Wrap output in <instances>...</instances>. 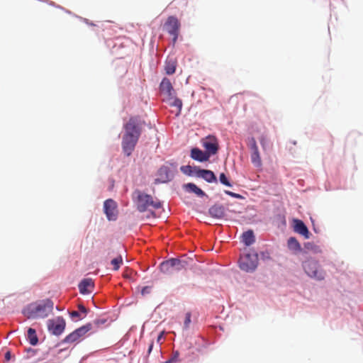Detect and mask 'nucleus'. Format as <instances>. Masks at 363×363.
Wrapping results in <instances>:
<instances>
[{"label":"nucleus","mask_w":363,"mask_h":363,"mask_svg":"<svg viewBox=\"0 0 363 363\" xmlns=\"http://www.w3.org/2000/svg\"><path fill=\"white\" fill-rule=\"evenodd\" d=\"M53 306L50 299H43L29 304L23 313L28 318H45L52 312Z\"/></svg>","instance_id":"f257e3e1"},{"label":"nucleus","mask_w":363,"mask_h":363,"mask_svg":"<svg viewBox=\"0 0 363 363\" xmlns=\"http://www.w3.org/2000/svg\"><path fill=\"white\" fill-rule=\"evenodd\" d=\"M133 197L135 198L137 209L140 212H145L150 207L154 209H159L162 207V203L157 199H154L151 195L143 193L139 190L134 191Z\"/></svg>","instance_id":"f03ea898"},{"label":"nucleus","mask_w":363,"mask_h":363,"mask_svg":"<svg viewBox=\"0 0 363 363\" xmlns=\"http://www.w3.org/2000/svg\"><path fill=\"white\" fill-rule=\"evenodd\" d=\"M303 268L307 275L316 280L321 281L325 279V272L320 267L318 261L308 259L303 263Z\"/></svg>","instance_id":"7ed1b4c3"},{"label":"nucleus","mask_w":363,"mask_h":363,"mask_svg":"<svg viewBox=\"0 0 363 363\" xmlns=\"http://www.w3.org/2000/svg\"><path fill=\"white\" fill-rule=\"evenodd\" d=\"M189 265L186 259L172 258L164 261L160 264V270L164 274H171L173 271H181L186 269Z\"/></svg>","instance_id":"20e7f679"},{"label":"nucleus","mask_w":363,"mask_h":363,"mask_svg":"<svg viewBox=\"0 0 363 363\" xmlns=\"http://www.w3.org/2000/svg\"><path fill=\"white\" fill-rule=\"evenodd\" d=\"M177 172V165L174 164H169L162 166L157 172V178L154 181L155 184L160 183H166L171 181L175 173Z\"/></svg>","instance_id":"39448f33"},{"label":"nucleus","mask_w":363,"mask_h":363,"mask_svg":"<svg viewBox=\"0 0 363 363\" xmlns=\"http://www.w3.org/2000/svg\"><path fill=\"white\" fill-rule=\"evenodd\" d=\"M258 264V256L257 254L247 253L240 257L239 266L240 268L245 272L254 271Z\"/></svg>","instance_id":"423d86ee"},{"label":"nucleus","mask_w":363,"mask_h":363,"mask_svg":"<svg viewBox=\"0 0 363 363\" xmlns=\"http://www.w3.org/2000/svg\"><path fill=\"white\" fill-rule=\"evenodd\" d=\"M92 329V324L87 323L71 333L66 336L63 342L66 343L79 342L82 340L86 333Z\"/></svg>","instance_id":"0eeeda50"},{"label":"nucleus","mask_w":363,"mask_h":363,"mask_svg":"<svg viewBox=\"0 0 363 363\" xmlns=\"http://www.w3.org/2000/svg\"><path fill=\"white\" fill-rule=\"evenodd\" d=\"M142 125L143 122L138 117H131L123 126L124 134L134 135L139 138L141 134Z\"/></svg>","instance_id":"6e6552de"},{"label":"nucleus","mask_w":363,"mask_h":363,"mask_svg":"<svg viewBox=\"0 0 363 363\" xmlns=\"http://www.w3.org/2000/svg\"><path fill=\"white\" fill-rule=\"evenodd\" d=\"M181 23L178 18L175 16H169L164 23V28L168 33L173 37V43H174L179 36Z\"/></svg>","instance_id":"1a4fd4ad"},{"label":"nucleus","mask_w":363,"mask_h":363,"mask_svg":"<svg viewBox=\"0 0 363 363\" xmlns=\"http://www.w3.org/2000/svg\"><path fill=\"white\" fill-rule=\"evenodd\" d=\"M48 328L53 335L62 334L65 328V321L62 317H57L48 321Z\"/></svg>","instance_id":"9d476101"},{"label":"nucleus","mask_w":363,"mask_h":363,"mask_svg":"<svg viewBox=\"0 0 363 363\" xmlns=\"http://www.w3.org/2000/svg\"><path fill=\"white\" fill-rule=\"evenodd\" d=\"M138 138L136 136L124 134L123 136L122 140V147L124 153L127 156H130L133 151L138 140Z\"/></svg>","instance_id":"9b49d317"},{"label":"nucleus","mask_w":363,"mask_h":363,"mask_svg":"<svg viewBox=\"0 0 363 363\" xmlns=\"http://www.w3.org/2000/svg\"><path fill=\"white\" fill-rule=\"evenodd\" d=\"M117 203L113 199H107L104 203V211L108 220H116L118 216Z\"/></svg>","instance_id":"f8f14e48"},{"label":"nucleus","mask_w":363,"mask_h":363,"mask_svg":"<svg viewBox=\"0 0 363 363\" xmlns=\"http://www.w3.org/2000/svg\"><path fill=\"white\" fill-rule=\"evenodd\" d=\"M203 147L206 150V152L211 155H216L218 150V143L217 139L214 136H208L203 140Z\"/></svg>","instance_id":"ddd939ff"},{"label":"nucleus","mask_w":363,"mask_h":363,"mask_svg":"<svg viewBox=\"0 0 363 363\" xmlns=\"http://www.w3.org/2000/svg\"><path fill=\"white\" fill-rule=\"evenodd\" d=\"M160 88L161 92L165 94L168 97V99L174 98L175 91L173 89V86L169 79L164 78L160 83Z\"/></svg>","instance_id":"4468645a"},{"label":"nucleus","mask_w":363,"mask_h":363,"mask_svg":"<svg viewBox=\"0 0 363 363\" xmlns=\"http://www.w3.org/2000/svg\"><path fill=\"white\" fill-rule=\"evenodd\" d=\"M194 170L195 176L197 177L203 178L209 183L216 182V177L212 171L208 169H201L196 167H194Z\"/></svg>","instance_id":"2eb2a0df"},{"label":"nucleus","mask_w":363,"mask_h":363,"mask_svg":"<svg viewBox=\"0 0 363 363\" xmlns=\"http://www.w3.org/2000/svg\"><path fill=\"white\" fill-rule=\"evenodd\" d=\"M191 157L199 162H206L209 160V154L206 152L202 151L201 150L194 147L191 150Z\"/></svg>","instance_id":"dca6fc26"},{"label":"nucleus","mask_w":363,"mask_h":363,"mask_svg":"<svg viewBox=\"0 0 363 363\" xmlns=\"http://www.w3.org/2000/svg\"><path fill=\"white\" fill-rule=\"evenodd\" d=\"M210 216L215 218H223L225 215V209L223 206L215 204L208 209Z\"/></svg>","instance_id":"f3484780"},{"label":"nucleus","mask_w":363,"mask_h":363,"mask_svg":"<svg viewBox=\"0 0 363 363\" xmlns=\"http://www.w3.org/2000/svg\"><path fill=\"white\" fill-rule=\"evenodd\" d=\"M79 292L82 294H87L92 291L94 289V284L91 279H84L79 284Z\"/></svg>","instance_id":"a211bd4d"},{"label":"nucleus","mask_w":363,"mask_h":363,"mask_svg":"<svg viewBox=\"0 0 363 363\" xmlns=\"http://www.w3.org/2000/svg\"><path fill=\"white\" fill-rule=\"evenodd\" d=\"M294 230L300 235L304 236L306 238H309V231L306 225L301 220H295Z\"/></svg>","instance_id":"6ab92c4d"},{"label":"nucleus","mask_w":363,"mask_h":363,"mask_svg":"<svg viewBox=\"0 0 363 363\" xmlns=\"http://www.w3.org/2000/svg\"><path fill=\"white\" fill-rule=\"evenodd\" d=\"M183 187L187 192L194 193L199 197H203L206 195L200 188L193 183L185 184Z\"/></svg>","instance_id":"aec40b11"},{"label":"nucleus","mask_w":363,"mask_h":363,"mask_svg":"<svg viewBox=\"0 0 363 363\" xmlns=\"http://www.w3.org/2000/svg\"><path fill=\"white\" fill-rule=\"evenodd\" d=\"M177 60L174 57H168L164 65V69L167 74H172L175 72Z\"/></svg>","instance_id":"412c9836"},{"label":"nucleus","mask_w":363,"mask_h":363,"mask_svg":"<svg viewBox=\"0 0 363 363\" xmlns=\"http://www.w3.org/2000/svg\"><path fill=\"white\" fill-rule=\"evenodd\" d=\"M242 242L247 246L251 245L255 241L253 231L251 230H249L245 232L242 235Z\"/></svg>","instance_id":"4be33fe9"},{"label":"nucleus","mask_w":363,"mask_h":363,"mask_svg":"<svg viewBox=\"0 0 363 363\" xmlns=\"http://www.w3.org/2000/svg\"><path fill=\"white\" fill-rule=\"evenodd\" d=\"M27 336L28 340L30 345H36L38 344V338L35 329L31 328H28Z\"/></svg>","instance_id":"5701e85b"},{"label":"nucleus","mask_w":363,"mask_h":363,"mask_svg":"<svg viewBox=\"0 0 363 363\" xmlns=\"http://www.w3.org/2000/svg\"><path fill=\"white\" fill-rule=\"evenodd\" d=\"M287 244H288V247L291 250H294L296 252H299L301 250V247L300 243L294 237H291L288 240Z\"/></svg>","instance_id":"b1692460"},{"label":"nucleus","mask_w":363,"mask_h":363,"mask_svg":"<svg viewBox=\"0 0 363 363\" xmlns=\"http://www.w3.org/2000/svg\"><path fill=\"white\" fill-rule=\"evenodd\" d=\"M304 248L307 251L312 252L315 254L320 253L322 252L320 247L318 245H315L313 242H311L305 243Z\"/></svg>","instance_id":"393cba45"},{"label":"nucleus","mask_w":363,"mask_h":363,"mask_svg":"<svg viewBox=\"0 0 363 363\" xmlns=\"http://www.w3.org/2000/svg\"><path fill=\"white\" fill-rule=\"evenodd\" d=\"M251 161L252 162V164L257 167H262V160H261V157H260V155H259V152H252L251 154Z\"/></svg>","instance_id":"a878e982"},{"label":"nucleus","mask_w":363,"mask_h":363,"mask_svg":"<svg viewBox=\"0 0 363 363\" xmlns=\"http://www.w3.org/2000/svg\"><path fill=\"white\" fill-rule=\"evenodd\" d=\"M123 263V258L121 255L111 260V264L113 266V270L117 271Z\"/></svg>","instance_id":"bb28decb"},{"label":"nucleus","mask_w":363,"mask_h":363,"mask_svg":"<svg viewBox=\"0 0 363 363\" xmlns=\"http://www.w3.org/2000/svg\"><path fill=\"white\" fill-rule=\"evenodd\" d=\"M181 171L186 174V175H189V176H191L193 174L195 175V170H194V167L193 168L190 165H185V166H182L181 168H180Z\"/></svg>","instance_id":"cd10ccee"},{"label":"nucleus","mask_w":363,"mask_h":363,"mask_svg":"<svg viewBox=\"0 0 363 363\" xmlns=\"http://www.w3.org/2000/svg\"><path fill=\"white\" fill-rule=\"evenodd\" d=\"M173 101L170 103V105L172 106H175L179 109V112L181 111L182 107V101L178 98H176L175 96L173 99H172Z\"/></svg>","instance_id":"c85d7f7f"},{"label":"nucleus","mask_w":363,"mask_h":363,"mask_svg":"<svg viewBox=\"0 0 363 363\" xmlns=\"http://www.w3.org/2000/svg\"><path fill=\"white\" fill-rule=\"evenodd\" d=\"M250 147L252 150V152H259L258 147L257 145L256 140L254 138H252L250 140Z\"/></svg>","instance_id":"c756f323"},{"label":"nucleus","mask_w":363,"mask_h":363,"mask_svg":"<svg viewBox=\"0 0 363 363\" xmlns=\"http://www.w3.org/2000/svg\"><path fill=\"white\" fill-rule=\"evenodd\" d=\"M219 179H220V183H222L223 184H224L227 186H232L224 173H221L220 174Z\"/></svg>","instance_id":"7c9ffc66"},{"label":"nucleus","mask_w":363,"mask_h":363,"mask_svg":"<svg viewBox=\"0 0 363 363\" xmlns=\"http://www.w3.org/2000/svg\"><path fill=\"white\" fill-rule=\"evenodd\" d=\"M70 316L72 318H78L79 320H82L84 318V315H82L79 311H73L70 313Z\"/></svg>","instance_id":"2f4dec72"},{"label":"nucleus","mask_w":363,"mask_h":363,"mask_svg":"<svg viewBox=\"0 0 363 363\" xmlns=\"http://www.w3.org/2000/svg\"><path fill=\"white\" fill-rule=\"evenodd\" d=\"M259 142H260L261 145L262 146L263 150H265L267 149V143H268L267 139L264 136H262L259 138Z\"/></svg>","instance_id":"473e14b6"},{"label":"nucleus","mask_w":363,"mask_h":363,"mask_svg":"<svg viewBox=\"0 0 363 363\" xmlns=\"http://www.w3.org/2000/svg\"><path fill=\"white\" fill-rule=\"evenodd\" d=\"M78 308H79V312L82 314V315H84V317L86 316V315L88 313V309H86L83 305L82 304H79L78 306Z\"/></svg>","instance_id":"72a5a7b5"},{"label":"nucleus","mask_w":363,"mask_h":363,"mask_svg":"<svg viewBox=\"0 0 363 363\" xmlns=\"http://www.w3.org/2000/svg\"><path fill=\"white\" fill-rule=\"evenodd\" d=\"M190 323H191V313H187L186 314L185 320H184L185 328H188Z\"/></svg>","instance_id":"f704fd0d"},{"label":"nucleus","mask_w":363,"mask_h":363,"mask_svg":"<svg viewBox=\"0 0 363 363\" xmlns=\"http://www.w3.org/2000/svg\"><path fill=\"white\" fill-rule=\"evenodd\" d=\"M106 322V319H96V320L94 321V323L96 325L99 326L100 325L104 324Z\"/></svg>","instance_id":"c9c22d12"},{"label":"nucleus","mask_w":363,"mask_h":363,"mask_svg":"<svg viewBox=\"0 0 363 363\" xmlns=\"http://www.w3.org/2000/svg\"><path fill=\"white\" fill-rule=\"evenodd\" d=\"M225 193L232 197H234V198H240L241 197V196L240 194L233 193L230 191H225Z\"/></svg>","instance_id":"e433bc0d"},{"label":"nucleus","mask_w":363,"mask_h":363,"mask_svg":"<svg viewBox=\"0 0 363 363\" xmlns=\"http://www.w3.org/2000/svg\"><path fill=\"white\" fill-rule=\"evenodd\" d=\"M179 356V352L178 351H175V352H174L173 356L171 358H174V362H176L178 361Z\"/></svg>","instance_id":"4c0bfd02"},{"label":"nucleus","mask_w":363,"mask_h":363,"mask_svg":"<svg viewBox=\"0 0 363 363\" xmlns=\"http://www.w3.org/2000/svg\"><path fill=\"white\" fill-rule=\"evenodd\" d=\"M153 345H154V342L152 341L149 345V348H148V351H147L148 354H150L151 353L152 348H153Z\"/></svg>","instance_id":"58836bf2"},{"label":"nucleus","mask_w":363,"mask_h":363,"mask_svg":"<svg viewBox=\"0 0 363 363\" xmlns=\"http://www.w3.org/2000/svg\"><path fill=\"white\" fill-rule=\"evenodd\" d=\"M5 359L9 361L11 359V352L10 351H8L6 352L5 354Z\"/></svg>","instance_id":"ea45409f"},{"label":"nucleus","mask_w":363,"mask_h":363,"mask_svg":"<svg viewBox=\"0 0 363 363\" xmlns=\"http://www.w3.org/2000/svg\"><path fill=\"white\" fill-rule=\"evenodd\" d=\"M149 290V287L145 286L142 289V294H145V293H147Z\"/></svg>","instance_id":"a19ab883"},{"label":"nucleus","mask_w":363,"mask_h":363,"mask_svg":"<svg viewBox=\"0 0 363 363\" xmlns=\"http://www.w3.org/2000/svg\"><path fill=\"white\" fill-rule=\"evenodd\" d=\"M174 362V358H169L167 361H166L164 363H173Z\"/></svg>","instance_id":"79ce46f5"},{"label":"nucleus","mask_w":363,"mask_h":363,"mask_svg":"<svg viewBox=\"0 0 363 363\" xmlns=\"http://www.w3.org/2000/svg\"><path fill=\"white\" fill-rule=\"evenodd\" d=\"M162 335L161 334V335L158 337V339H157V340H158V341H160V340L161 339Z\"/></svg>","instance_id":"37998d69"}]
</instances>
